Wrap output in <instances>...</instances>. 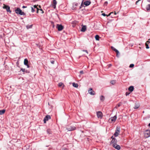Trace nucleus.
Returning <instances> with one entry per match:
<instances>
[{"mask_svg": "<svg viewBox=\"0 0 150 150\" xmlns=\"http://www.w3.org/2000/svg\"><path fill=\"white\" fill-rule=\"evenodd\" d=\"M51 63L52 64H54V61H51Z\"/></svg>", "mask_w": 150, "mask_h": 150, "instance_id": "obj_37", "label": "nucleus"}, {"mask_svg": "<svg viewBox=\"0 0 150 150\" xmlns=\"http://www.w3.org/2000/svg\"><path fill=\"white\" fill-rule=\"evenodd\" d=\"M116 14H117V13H116L115 11V12H114V14H115V15H116Z\"/></svg>", "mask_w": 150, "mask_h": 150, "instance_id": "obj_46", "label": "nucleus"}, {"mask_svg": "<svg viewBox=\"0 0 150 150\" xmlns=\"http://www.w3.org/2000/svg\"><path fill=\"white\" fill-rule=\"evenodd\" d=\"M21 70L22 71H23L24 72L25 71V69L22 68Z\"/></svg>", "mask_w": 150, "mask_h": 150, "instance_id": "obj_36", "label": "nucleus"}, {"mask_svg": "<svg viewBox=\"0 0 150 150\" xmlns=\"http://www.w3.org/2000/svg\"><path fill=\"white\" fill-rule=\"evenodd\" d=\"M111 48L112 50H114V51H115V52H116L117 56H118V55L119 54H120L119 52V51L117 50L114 47H113L112 46L111 47Z\"/></svg>", "mask_w": 150, "mask_h": 150, "instance_id": "obj_11", "label": "nucleus"}, {"mask_svg": "<svg viewBox=\"0 0 150 150\" xmlns=\"http://www.w3.org/2000/svg\"><path fill=\"white\" fill-rule=\"evenodd\" d=\"M144 137L146 138H148L150 137V130H146L144 132Z\"/></svg>", "mask_w": 150, "mask_h": 150, "instance_id": "obj_3", "label": "nucleus"}, {"mask_svg": "<svg viewBox=\"0 0 150 150\" xmlns=\"http://www.w3.org/2000/svg\"><path fill=\"white\" fill-rule=\"evenodd\" d=\"M31 11L32 12H33L35 11V9H34L33 7H31Z\"/></svg>", "mask_w": 150, "mask_h": 150, "instance_id": "obj_31", "label": "nucleus"}, {"mask_svg": "<svg viewBox=\"0 0 150 150\" xmlns=\"http://www.w3.org/2000/svg\"><path fill=\"white\" fill-rule=\"evenodd\" d=\"M50 131V129H47V132L48 134H50V133H49V131Z\"/></svg>", "mask_w": 150, "mask_h": 150, "instance_id": "obj_42", "label": "nucleus"}, {"mask_svg": "<svg viewBox=\"0 0 150 150\" xmlns=\"http://www.w3.org/2000/svg\"><path fill=\"white\" fill-rule=\"evenodd\" d=\"M149 42V41H147L145 44L146 46V49H149V45L147 44V43Z\"/></svg>", "mask_w": 150, "mask_h": 150, "instance_id": "obj_28", "label": "nucleus"}, {"mask_svg": "<svg viewBox=\"0 0 150 150\" xmlns=\"http://www.w3.org/2000/svg\"><path fill=\"white\" fill-rule=\"evenodd\" d=\"M83 51L84 52H86L87 54H88V52L86 50H83Z\"/></svg>", "mask_w": 150, "mask_h": 150, "instance_id": "obj_40", "label": "nucleus"}, {"mask_svg": "<svg viewBox=\"0 0 150 150\" xmlns=\"http://www.w3.org/2000/svg\"><path fill=\"white\" fill-rule=\"evenodd\" d=\"M95 38L96 40L98 41L99 40V38H100V37L98 35H96L95 36Z\"/></svg>", "mask_w": 150, "mask_h": 150, "instance_id": "obj_24", "label": "nucleus"}, {"mask_svg": "<svg viewBox=\"0 0 150 150\" xmlns=\"http://www.w3.org/2000/svg\"><path fill=\"white\" fill-rule=\"evenodd\" d=\"M120 105V104H117V106H116L115 108H117L118 107H119Z\"/></svg>", "mask_w": 150, "mask_h": 150, "instance_id": "obj_34", "label": "nucleus"}, {"mask_svg": "<svg viewBox=\"0 0 150 150\" xmlns=\"http://www.w3.org/2000/svg\"><path fill=\"white\" fill-rule=\"evenodd\" d=\"M56 28H57L59 31H61L63 30L64 27L61 25L57 24Z\"/></svg>", "mask_w": 150, "mask_h": 150, "instance_id": "obj_5", "label": "nucleus"}, {"mask_svg": "<svg viewBox=\"0 0 150 150\" xmlns=\"http://www.w3.org/2000/svg\"><path fill=\"white\" fill-rule=\"evenodd\" d=\"M134 65L133 64H131L129 65V67L132 68L134 67Z\"/></svg>", "mask_w": 150, "mask_h": 150, "instance_id": "obj_32", "label": "nucleus"}, {"mask_svg": "<svg viewBox=\"0 0 150 150\" xmlns=\"http://www.w3.org/2000/svg\"><path fill=\"white\" fill-rule=\"evenodd\" d=\"M80 73H81V74H83V71H81L80 72Z\"/></svg>", "mask_w": 150, "mask_h": 150, "instance_id": "obj_38", "label": "nucleus"}, {"mask_svg": "<svg viewBox=\"0 0 150 150\" xmlns=\"http://www.w3.org/2000/svg\"><path fill=\"white\" fill-rule=\"evenodd\" d=\"M58 86L59 87H61V86H63V87L64 86V85L62 83H61V82L59 83L58 84Z\"/></svg>", "mask_w": 150, "mask_h": 150, "instance_id": "obj_27", "label": "nucleus"}, {"mask_svg": "<svg viewBox=\"0 0 150 150\" xmlns=\"http://www.w3.org/2000/svg\"><path fill=\"white\" fill-rule=\"evenodd\" d=\"M51 119V117L49 115H47L46 116V117L44 118V122L45 123H46V122L47 121H48L49 119Z\"/></svg>", "mask_w": 150, "mask_h": 150, "instance_id": "obj_8", "label": "nucleus"}, {"mask_svg": "<svg viewBox=\"0 0 150 150\" xmlns=\"http://www.w3.org/2000/svg\"><path fill=\"white\" fill-rule=\"evenodd\" d=\"M86 30V27L85 25H83L82 27L81 31L82 32H85Z\"/></svg>", "mask_w": 150, "mask_h": 150, "instance_id": "obj_17", "label": "nucleus"}, {"mask_svg": "<svg viewBox=\"0 0 150 150\" xmlns=\"http://www.w3.org/2000/svg\"><path fill=\"white\" fill-rule=\"evenodd\" d=\"M27 7L26 6H23V7H22V8H26Z\"/></svg>", "mask_w": 150, "mask_h": 150, "instance_id": "obj_43", "label": "nucleus"}, {"mask_svg": "<svg viewBox=\"0 0 150 150\" xmlns=\"http://www.w3.org/2000/svg\"><path fill=\"white\" fill-rule=\"evenodd\" d=\"M129 93H128L127 92L126 93V96H127L129 95Z\"/></svg>", "mask_w": 150, "mask_h": 150, "instance_id": "obj_41", "label": "nucleus"}, {"mask_svg": "<svg viewBox=\"0 0 150 150\" xmlns=\"http://www.w3.org/2000/svg\"><path fill=\"white\" fill-rule=\"evenodd\" d=\"M28 61L27 59H25L24 60V63L25 65H26L28 68L29 67V66L28 64Z\"/></svg>", "mask_w": 150, "mask_h": 150, "instance_id": "obj_14", "label": "nucleus"}, {"mask_svg": "<svg viewBox=\"0 0 150 150\" xmlns=\"http://www.w3.org/2000/svg\"><path fill=\"white\" fill-rule=\"evenodd\" d=\"M117 140L115 139H112V141H111L110 144L112 145H113V144H116V143H117Z\"/></svg>", "mask_w": 150, "mask_h": 150, "instance_id": "obj_13", "label": "nucleus"}, {"mask_svg": "<svg viewBox=\"0 0 150 150\" xmlns=\"http://www.w3.org/2000/svg\"><path fill=\"white\" fill-rule=\"evenodd\" d=\"M143 113H144V111H143Z\"/></svg>", "mask_w": 150, "mask_h": 150, "instance_id": "obj_51", "label": "nucleus"}, {"mask_svg": "<svg viewBox=\"0 0 150 150\" xmlns=\"http://www.w3.org/2000/svg\"><path fill=\"white\" fill-rule=\"evenodd\" d=\"M88 93L91 95H94L95 94V92L92 90V88H90L88 91Z\"/></svg>", "mask_w": 150, "mask_h": 150, "instance_id": "obj_9", "label": "nucleus"}, {"mask_svg": "<svg viewBox=\"0 0 150 150\" xmlns=\"http://www.w3.org/2000/svg\"><path fill=\"white\" fill-rule=\"evenodd\" d=\"M15 12L17 14H19L21 15H25V13L22 12V10H21V9L19 8H17L15 10Z\"/></svg>", "mask_w": 150, "mask_h": 150, "instance_id": "obj_1", "label": "nucleus"}, {"mask_svg": "<svg viewBox=\"0 0 150 150\" xmlns=\"http://www.w3.org/2000/svg\"><path fill=\"white\" fill-rule=\"evenodd\" d=\"M148 1H149V2H150V0H149Z\"/></svg>", "mask_w": 150, "mask_h": 150, "instance_id": "obj_49", "label": "nucleus"}, {"mask_svg": "<svg viewBox=\"0 0 150 150\" xmlns=\"http://www.w3.org/2000/svg\"><path fill=\"white\" fill-rule=\"evenodd\" d=\"M113 147L115 148L116 149L119 150L120 149V147L119 145H117L116 143V144H113L112 145Z\"/></svg>", "mask_w": 150, "mask_h": 150, "instance_id": "obj_7", "label": "nucleus"}, {"mask_svg": "<svg viewBox=\"0 0 150 150\" xmlns=\"http://www.w3.org/2000/svg\"><path fill=\"white\" fill-rule=\"evenodd\" d=\"M111 66V64H109L108 66L109 67H110Z\"/></svg>", "mask_w": 150, "mask_h": 150, "instance_id": "obj_44", "label": "nucleus"}, {"mask_svg": "<svg viewBox=\"0 0 150 150\" xmlns=\"http://www.w3.org/2000/svg\"><path fill=\"white\" fill-rule=\"evenodd\" d=\"M148 41H149V42L148 43H150V39H149Z\"/></svg>", "mask_w": 150, "mask_h": 150, "instance_id": "obj_45", "label": "nucleus"}, {"mask_svg": "<svg viewBox=\"0 0 150 150\" xmlns=\"http://www.w3.org/2000/svg\"><path fill=\"white\" fill-rule=\"evenodd\" d=\"M3 8L6 9V11L8 12H11V11H10V10L9 6H7L6 5L4 4V6L3 7Z\"/></svg>", "mask_w": 150, "mask_h": 150, "instance_id": "obj_10", "label": "nucleus"}, {"mask_svg": "<svg viewBox=\"0 0 150 150\" xmlns=\"http://www.w3.org/2000/svg\"><path fill=\"white\" fill-rule=\"evenodd\" d=\"M66 129L69 131H71L75 130L76 128L74 126H71L67 127Z\"/></svg>", "mask_w": 150, "mask_h": 150, "instance_id": "obj_4", "label": "nucleus"}, {"mask_svg": "<svg viewBox=\"0 0 150 150\" xmlns=\"http://www.w3.org/2000/svg\"><path fill=\"white\" fill-rule=\"evenodd\" d=\"M97 115L98 118L101 119L102 118L103 114L101 112L98 111L96 113Z\"/></svg>", "mask_w": 150, "mask_h": 150, "instance_id": "obj_6", "label": "nucleus"}, {"mask_svg": "<svg viewBox=\"0 0 150 150\" xmlns=\"http://www.w3.org/2000/svg\"><path fill=\"white\" fill-rule=\"evenodd\" d=\"M57 2L56 0H53V4L52 6L54 8H55Z\"/></svg>", "mask_w": 150, "mask_h": 150, "instance_id": "obj_15", "label": "nucleus"}, {"mask_svg": "<svg viewBox=\"0 0 150 150\" xmlns=\"http://www.w3.org/2000/svg\"><path fill=\"white\" fill-rule=\"evenodd\" d=\"M141 1V0H138L137 1H136V4H137L139 2V1Z\"/></svg>", "mask_w": 150, "mask_h": 150, "instance_id": "obj_39", "label": "nucleus"}, {"mask_svg": "<svg viewBox=\"0 0 150 150\" xmlns=\"http://www.w3.org/2000/svg\"><path fill=\"white\" fill-rule=\"evenodd\" d=\"M108 2L107 1H105V2L104 3V5L105 6H106L108 4Z\"/></svg>", "mask_w": 150, "mask_h": 150, "instance_id": "obj_33", "label": "nucleus"}, {"mask_svg": "<svg viewBox=\"0 0 150 150\" xmlns=\"http://www.w3.org/2000/svg\"><path fill=\"white\" fill-rule=\"evenodd\" d=\"M146 9L147 11H149L150 10V4L148 5L146 7Z\"/></svg>", "mask_w": 150, "mask_h": 150, "instance_id": "obj_23", "label": "nucleus"}, {"mask_svg": "<svg viewBox=\"0 0 150 150\" xmlns=\"http://www.w3.org/2000/svg\"><path fill=\"white\" fill-rule=\"evenodd\" d=\"M111 138L112 139L114 138H113V136H112L111 137Z\"/></svg>", "mask_w": 150, "mask_h": 150, "instance_id": "obj_47", "label": "nucleus"}, {"mask_svg": "<svg viewBox=\"0 0 150 150\" xmlns=\"http://www.w3.org/2000/svg\"><path fill=\"white\" fill-rule=\"evenodd\" d=\"M73 86L74 87L77 88L78 86L77 83H73Z\"/></svg>", "mask_w": 150, "mask_h": 150, "instance_id": "obj_25", "label": "nucleus"}, {"mask_svg": "<svg viewBox=\"0 0 150 150\" xmlns=\"http://www.w3.org/2000/svg\"><path fill=\"white\" fill-rule=\"evenodd\" d=\"M39 10H40V11H42V13H44V11H43L42 10V9H39Z\"/></svg>", "mask_w": 150, "mask_h": 150, "instance_id": "obj_35", "label": "nucleus"}, {"mask_svg": "<svg viewBox=\"0 0 150 150\" xmlns=\"http://www.w3.org/2000/svg\"><path fill=\"white\" fill-rule=\"evenodd\" d=\"M64 150H68L67 149H65Z\"/></svg>", "mask_w": 150, "mask_h": 150, "instance_id": "obj_50", "label": "nucleus"}, {"mask_svg": "<svg viewBox=\"0 0 150 150\" xmlns=\"http://www.w3.org/2000/svg\"><path fill=\"white\" fill-rule=\"evenodd\" d=\"M33 7L34 8V9H37V13H38V11L39 10V9L37 7V6L34 5Z\"/></svg>", "mask_w": 150, "mask_h": 150, "instance_id": "obj_21", "label": "nucleus"}, {"mask_svg": "<svg viewBox=\"0 0 150 150\" xmlns=\"http://www.w3.org/2000/svg\"><path fill=\"white\" fill-rule=\"evenodd\" d=\"M117 119V117L116 115H115L113 117H111L109 120H111V121L112 122H115Z\"/></svg>", "mask_w": 150, "mask_h": 150, "instance_id": "obj_12", "label": "nucleus"}, {"mask_svg": "<svg viewBox=\"0 0 150 150\" xmlns=\"http://www.w3.org/2000/svg\"><path fill=\"white\" fill-rule=\"evenodd\" d=\"M113 13V12H111L108 15H106V14L105 13H103L102 14V15H103V16H109L111 14V13Z\"/></svg>", "mask_w": 150, "mask_h": 150, "instance_id": "obj_22", "label": "nucleus"}, {"mask_svg": "<svg viewBox=\"0 0 150 150\" xmlns=\"http://www.w3.org/2000/svg\"><path fill=\"white\" fill-rule=\"evenodd\" d=\"M91 4V2L88 1H85L84 3V4L86 6H88L89 5Z\"/></svg>", "mask_w": 150, "mask_h": 150, "instance_id": "obj_16", "label": "nucleus"}, {"mask_svg": "<svg viewBox=\"0 0 150 150\" xmlns=\"http://www.w3.org/2000/svg\"><path fill=\"white\" fill-rule=\"evenodd\" d=\"M120 132V128L119 127H117L115 130L114 135L115 137H117L119 134Z\"/></svg>", "mask_w": 150, "mask_h": 150, "instance_id": "obj_2", "label": "nucleus"}, {"mask_svg": "<svg viewBox=\"0 0 150 150\" xmlns=\"http://www.w3.org/2000/svg\"><path fill=\"white\" fill-rule=\"evenodd\" d=\"M100 100L102 101H103L105 99V97L104 96H101L100 98Z\"/></svg>", "mask_w": 150, "mask_h": 150, "instance_id": "obj_26", "label": "nucleus"}, {"mask_svg": "<svg viewBox=\"0 0 150 150\" xmlns=\"http://www.w3.org/2000/svg\"><path fill=\"white\" fill-rule=\"evenodd\" d=\"M32 26V25H28L26 26V28H27V29H28L29 28H31Z\"/></svg>", "mask_w": 150, "mask_h": 150, "instance_id": "obj_29", "label": "nucleus"}, {"mask_svg": "<svg viewBox=\"0 0 150 150\" xmlns=\"http://www.w3.org/2000/svg\"><path fill=\"white\" fill-rule=\"evenodd\" d=\"M110 83L112 84H114L115 83V81L114 80H112L111 81Z\"/></svg>", "mask_w": 150, "mask_h": 150, "instance_id": "obj_30", "label": "nucleus"}, {"mask_svg": "<svg viewBox=\"0 0 150 150\" xmlns=\"http://www.w3.org/2000/svg\"><path fill=\"white\" fill-rule=\"evenodd\" d=\"M149 126L150 127V123L149 124Z\"/></svg>", "mask_w": 150, "mask_h": 150, "instance_id": "obj_48", "label": "nucleus"}, {"mask_svg": "<svg viewBox=\"0 0 150 150\" xmlns=\"http://www.w3.org/2000/svg\"><path fill=\"white\" fill-rule=\"evenodd\" d=\"M5 111V110L3 109L0 110V115H2L4 114Z\"/></svg>", "mask_w": 150, "mask_h": 150, "instance_id": "obj_20", "label": "nucleus"}, {"mask_svg": "<svg viewBox=\"0 0 150 150\" xmlns=\"http://www.w3.org/2000/svg\"><path fill=\"white\" fill-rule=\"evenodd\" d=\"M134 89V88L133 86H130L128 90L130 92L132 91Z\"/></svg>", "mask_w": 150, "mask_h": 150, "instance_id": "obj_18", "label": "nucleus"}, {"mask_svg": "<svg viewBox=\"0 0 150 150\" xmlns=\"http://www.w3.org/2000/svg\"><path fill=\"white\" fill-rule=\"evenodd\" d=\"M140 106L139 104L138 103H137L135 104V106L134 107V108L135 109H136L138 108Z\"/></svg>", "mask_w": 150, "mask_h": 150, "instance_id": "obj_19", "label": "nucleus"}]
</instances>
